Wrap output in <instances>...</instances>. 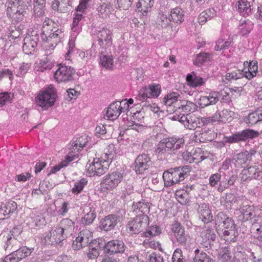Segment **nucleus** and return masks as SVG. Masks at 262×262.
<instances>
[{"label":"nucleus","instance_id":"a211bd4d","mask_svg":"<svg viewBox=\"0 0 262 262\" xmlns=\"http://www.w3.org/2000/svg\"><path fill=\"white\" fill-rule=\"evenodd\" d=\"M223 236L226 241L234 242L235 238V225L233 220L229 218L223 224Z\"/></svg>","mask_w":262,"mask_h":262},{"label":"nucleus","instance_id":"3c124183","mask_svg":"<svg viewBox=\"0 0 262 262\" xmlns=\"http://www.w3.org/2000/svg\"><path fill=\"white\" fill-rule=\"evenodd\" d=\"M154 3V0H139L137 7L139 11L146 13L153 6Z\"/></svg>","mask_w":262,"mask_h":262},{"label":"nucleus","instance_id":"0eeeda50","mask_svg":"<svg viewBox=\"0 0 262 262\" xmlns=\"http://www.w3.org/2000/svg\"><path fill=\"white\" fill-rule=\"evenodd\" d=\"M92 232L88 229L81 231L75 240L72 244V248L75 250H79L83 247L87 246L89 244L92 245Z\"/></svg>","mask_w":262,"mask_h":262},{"label":"nucleus","instance_id":"5fc2aeb1","mask_svg":"<svg viewBox=\"0 0 262 262\" xmlns=\"http://www.w3.org/2000/svg\"><path fill=\"white\" fill-rule=\"evenodd\" d=\"M175 194L177 200L181 204L185 205L189 202L188 194L183 190L176 191Z\"/></svg>","mask_w":262,"mask_h":262},{"label":"nucleus","instance_id":"bb28decb","mask_svg":"<svg viewBox=\"0 0 262 262\" xmlns=\"http://www.w3.org/2000/svg\"><path fill=\"white\" fill-rule=\"evenodd\" d=\"M120 107L121 103L119 101L113 102L110 105L105 114L108 119L114 120L119 117L121 113Z\"/></svg>","mask_w":262,"mask_h":262},{"label":"nucleus","instance_id":"72a5a7b5","mask_svg":"<svg viewBox=\"0 0 262 262\" xmlns=\"http://www.w3.org/2000/svg\"><path fill=\"white\" fill-rule=\"evenodd\" d=\"M7 241L4 247L6 250L14 251L21 246L20 239L12 237L10 236H6Z\"/></svg>","mask_w":262,"mask_h":262},{"label":"nucleus","instance_id":"4c0bfd02","mask_svg":"<svg viewBox=\"0 0 262 262\" xmlns=\"http://www.w3.org/2000/svg\"><path fill=\"white\" fill-rule=\"evenodd\" d=\"M216 15L213 8H209L202 12L199 16V22L200 24H204L208 19H211Z\"/></svg>","mask_w":262,"mask_h":262},{"label":"nucleus","instance_id":"6e6552de","mask_svg":"<svg viewBox=\"0 0 262 262\" xmlns=\"http://www.w3.org/2000/svg\"><path fill=\"white\" fill-rule=\"evenodd\" d=\"M31 3L28 1L23 0L19 4L16 9L13 13L12 16H10L13 21L17 23L25 24L26 21V16L29 11V8L31 7Z\"/></svg>","mask_w":262,"mask_h":262},{"label":"nucleus","instance_id":"338daca9","mask_svg":"<svg viewBox=\"0 0 262 262\" xmlns=\"http://www.w3.org/2000/svg\"><path fill=\"white\" fill-rule=\"evenodd\" d=\"M23 231V228L20 225H18L14 227L9 233L7 234V236H10L12 237H14L18 239H20V235Z\"/></svg>","mask_w":262,"mask_h":262},{"label":"nucleus","instance_id":"052dcab7","mask_svg":"<svg viewBox=\"0 0 262 262\" xmlns=\"http://www.w3.org/2000/svg\"><path fill=\"white\" fill-rule=\"evenodd\" d=\"M148 88L151 98H157L161 93V88L160 84L150 85Z\"/></svg>","mask_w":262,"mask_h":262},{"label":"nucleus","instance_id":"1a4fd4ad","mask_svg":"<svg viewBox=\"0 0 262 262\" xmlns=\"http://www.w3.org/2000/svg\"><path fill=\"white\" fill-rule=\"evenodd\" d=\"M123 175L119 172H113L107 174L101 182L103 188L111 190L115 188L122 181Z\"/></svg>","mask_w":262,"mask_h":262},{"label":"nucleus","instance_id":"e2e57ef3","mask_svg":"<svg viewBox=\"0 0 262 262\" xmlns=\"http://www.w3.org/2000/svg\"><path fill=\"white\" fill-rule=\"evenodd\" d=\"M5 211L8 215L10 213L13 212L17 208V204L12 201L7 202L5 203H3Z\"/></svg>","mask_w":262,"mask_h":262},{"label":"nucleus","instance_id":"ea45409f","mask_svg":"<svg viewBox=\"0 0 262 262\" xmlns=\"http://www.w3.org/2000/svg\"><path fill=\"white\" fill-rule=\"evenodd\" d=\"M17 23L14 26H11L9 28V36L12 39H16L20 37L23 33V31L25 28V25L24 24Z\"/></svg>","mask_w":262,"mask_h":262},{"label":"nucleus","instance_id":"5701e85b","mask_svg":"<svg viewBox=\"0 0 262 262\" xmlns=\"http://www.w3.org/2000/svg\"><path fill=\"white\" fill-rule=\"evenodd\" d=\"M201 237L204 247H208L211 245V242L215 240L216 236L214 229L205 227L201 233Z\"/></svg>","mask_w":262,"mask_h":262},{"label":"nucleus","instance_id":"58836bf2","mask_svg":"<svg viewBox=\"0 0 262 262\" xmlns=\"http://www.w3.org/2000/svg\"><path fill=\"white\" fill-rule=\"evenodd\" d=\"M252 28L253 24L249 19L240 20L239 25L238 26V29L239 32L242 35H245L249 33Z\"/></svg>","mask_w":262,"mask_h":262},{"label":"nucleus","instance_id":"c756f323","mask_svg":"<svg viewBox=\"0 0 262 262\" xmlns=\"http://www.w3.org/2000/svg\"><path fill=\"white\" fill-rule=\"evenodd\" d=\"M169 12H167L164 8H161L157 19V23L163 28L168 27L171 20L168 17Z\"/></svg>","mask_w":262,"mask_h":262},{"label":"nucleus","instance_id":"de8ad7c7","mask_svg":"<svg viewBox=\"0 0 262 262\" xmlns=\"http://www.w3.org/2000/svg\"><path fill=\"white\" fill-rule=\"evenodd\" d=\"M100 63L106 69H112L114 66V59L112 55L102 54L100 58Z\"/></svg>","mask_w":262,"mask_h":262},{"label":"nucleus","instance_id":"c85d7f7f","mask_svg":"<svg viewBox=\"0 0 262 262\" xmlns=\"http://www.w3.org/2000/svg\"><path fill=\"white\" fill-rule=\"evenodd\" d=\"M200 148H198V151L194 152L193 154L187 150L184 151L182 154V159L184 161L190 163L193 162L198 163L204 159L202 156H200L198 155V154L200 153Z\"/></svg>","mask_w":262,"mask_h":262},{"label":"nucleus","instance_id":"9d476101","mask_svg":"<svg viewBox=\"0 0 262 262\" xmlns=\"http://www.w3.org/2000/svg\"><path fill=\"white\" fill-rule=\"evenodd\" d=\"M67 237L60 228L55 227L51 230L49 235L44 237L43 240L45 244L57 245L61 243Z\"/></svg>","mask_w":262,"mask_h":262},{"label":"nucleus","instance_id":"f3484780","mask_svg":"<svg viewBox=\"0 0 262 262\" xmlns=\"http://www.w3.org/2000/svg\"><path fill=\"white\" fill-rule=\"evenodd\" d=\"M180 95L178 93L173 92L166 95L163 101L164 104L167 106V111L171 113L177 109H180V101L178 100Z\"/></svg>","mask_w":262,"mask_h":262},{"label":"nucleus","instance_id":"2f4dec72","mask_svg":"<svg viewBox=\"0 0 262 262\" xmlns=\"http://www.w3.org/2000/svg\"><path fill=\"white\" fill-rule=\"evenodd\" d=\"M89 141L88 137L85 135L79 137L73 142L72 144L71 150L75 152H79L81 149L85 146Z\"/></svg>","mask_w":262,"mask_h":262},{"label":"nucleus","instance_id":"f704fd0d","mask_svg":"<svg viewBox=\"0 0 262 262\" xmlns=\"http://www.w3.org/2000/svg\"><path fill=\"white\" fill-rule=\"evenodd\" d=\"M262 116L261 111L257 110L254 112L250 113L244 118V121L249 125H252L260 121V116Z\"/></svg>","mask_w":262,"mask_h":262},{"label":"nucleus","instance_id":"473e14b6","mask_svg":"<svg viewBox=\"0 0 262 262\" xmlns=\"http://www.w3.org/2000/svg\"><path fill=\"white\" fill-rule=\"evenodd\" d=\"M27 224L31 228L40 227L45 224V219L39 214L31 213L30 216L27 219Z\"/></svg>","mask_w":262,"mask_h":262},{"label":"nucleus","instance_id":"a18cd8bd","mask_svg":"<svg viewBox=\"0 0 262 262\" xmlns=\"http://www.w3.org/2000/svg\"><path fill=\"white\" fill-rule=\"evenodd\" d=\"M101 157H103L105 159V161H109L110 164L116 154L115 145L110 144L106 147Z\"/></svg>","mask_w":262,"mask_h":262},{"label":"nucleus","instance_id":"774afa93","mask_svg":"<svg viewBox=\"0 0 262 262\" xmlns=\"http://www.w3.org/2000/svg\"><path fill=\"white\" fill-rule=\"evenodd\" d=\"M172 262H185V259L182 255V251L180 249L175 250L172 255Z\"/></svg>","mask_w":262,"mask_h":262},{"label":"nucleus","instance_id":"b1692460","mask_svg":"<svg viewBox=\"0 0 262 262\" xmlns=\"http://www.w3.org/2000/svg\"><path fill=\"white\" fill-rule=\"evenodd\" d=\"M195 140L200 142H205L211 141L213 139V132L210 129L204 128L200 130L196 131L194 134Z\"/></svg>","mask_w":262,"mask_h":262},{"label":"nucleus","instance_id":"aec40b11","mask_svg":"<svg viewBox=\"0 0 262 262\" xmlns=\"http://www.w3.org/2000/svg\"><path fill=\"white\" fill-rule=\"evenodd\" d=\"M72 2L70 0H54L52 2L51 8L59 13H66L70 11Z\"/></svg>","mask_w":262,"mask_h":262},{"label":"nucleus","instance_id":"13d9d810","mask_svg":"<svg viewBox=\"0 0 262 262\" xmlns=\"http://www.w3.org/2000/svg\"><path fill=\"white\" fill-rule=\"evenodd\" d=\"M135 170L137 173L139 174L143 173L146 170L148 169L151 165L137 160L135 161Z\"/></svg>","mask_w":262,"mask_h":262},{"label":"nucleus","instance_id":"f8f14e48","mask_svg":"<svg viewBox=\"0 0 262 262\" xmlns=\"http://www.w3.org/2000/svg\"><path fill=\"white\" fill-rule=\"evenodd\" d=\"M54 32L51 33L50 36H41L43 41L46 42V47L49 50H53L58 43L62 41L63 38V32L60 29H55Z\"/></svg>","mask_w":262,"mask_h":262},{"label":"nucleus","instance_id":"393cba45","mask_svg":"<svg viewBox=\"0 0 262 262\" xmlns=\"http://www.w3.org/2000/svg\"><path fill=\"white\" fill-rule=\"evenodd\" d=\"M210 119L209 122L220 121L223 123L230 122L232 119L231 112L227 110H224L221 112H216L212 117H208Z\"/></svg>","mask_w":262,"mask_h":262},{"label":"nucleus","instance_id":"7c9ffc66","mask_svg":"<svg viewBox=\"0 0 262 262\" xmlns=\"http://www.w3.org/2000/svg\"><path fill=\"white\" fill-rule=\"evenodd\" d=\"M134 211L137 213H141V214H145L149 212L150 205L149 203L145 200H142L136 203H134L132 206Z\"/></svg>","mask_w":262,"mask_h":262},{"label":"nucleus","instance_id":"f257e3e1","mask_svg":"<svg viewBox=\"0 0 262 262\" xmlns=\"http://www.w3.org/2000/svg\"><path fill=\"white\" fill-rule=\"evenodd\" d=\"M190 172V167L184 166L171 168L164 172L163 178L166 187L171 186L183 181Z\"/></svg>","mask_w":262,"mask_h":262},{"label":"nucleus","instance_id":"603ef678","mask_svg":"<svg viewBox=\"0 0 262 262\" xmlns=\"http://www.w3.org/2000/svg\"><path fill=\"white\" fill-rule=\"evenodd\" d=\"M33 249H29L26 246L19 247L17 248L14 252L15 253V256H16L18 258V260L26 257L27 256L30 255L32 253Z\"/></svg>","mask_w":262,"mask_h":262},{"label":"nucleus","instance_id":"dca6fc26","mask_svg":"<svg viewBox=\"0 0 262 262\" xmlns=\"http://www.w3.org/2000/svg\"><path fill=\"white\" fill-rule=\"evenodd\" d=\"M258 136L257 132L250 129H246L237 132L227 138V141L229 143L238 142L245 141L250 138H253Z\"/></svg>","mask_w":262,"mask_h":262},{"label":"nucleus","instance_id":"412c9836","mask_svg":"<svg viewBox=\"0 0 262 262\" xmlns=\"http://www.w3.org/2000/svg\"><path fill=\"white\" fill-rule=\"evenodd\" d=\"M198 212L200 218L204 223H208L212 221L213 216L208 204L205 203H201L199 205Z\"/></svg>","mask_w":262,"mask_h":262},{"label":"nucleus","instance_id":"f03ea898","mask_svg":"<svg viewBox=\"0 0 262 262\" xmlns=\"http://www.w3.org/2000/svg\"><path fill=\"white\" fill-rule=\"evenodd\" d=\"M56 96L55 89L53 86L48 87L39 91L35 98V103L43 110H47L54 104Z\"/></svg>","mask_w":262,"mask_h":262},{"label":"nucleus","instance_id":"864d4df0","mask_svg":"<svg viewBox=\"0 0 262 262\" xmlns=\"http://www.w3.org/2000/svg\"><path fill=\"white\" fill-rule=\"evenodd\" d=\"M89 211H88L84 217L82 218L81 220L82 223L86 225H89L94 221L96 217V212L95 209L91 207L89 208Z\"/></svg>","mask_w":262,"mask_h":262},{"label":"nucleus","instance_id":"4be33fe9","mask_svg":"<svg viewBox=\"0 0 262 262\" xmlns=\"http://www.w3.org/2000/svg\"><path fill=\"white\" fill-rule=\"evenodd\" d=\"M117 223V217L114 214H111L102 219L100 222V228L104 231L113 229Z\"/></svg>","mask_w":262,"mask_h":262},{"label":"nucleus","instance_id":"0e129e2a","mask_svg":"<svg viewBox=\"0 0 262 262\" xmlns=\"http://www.w3.org/2000/svg\"><path fill=\"white\" fill-rule=\"evenodd\" d=\"M210 55L208 53H202L197 55L194 63L196 65H199L209 60Z\"/></svg>","mask_w":262,"mask_h":262},{"label":"nucleus","instance_id":"09e8293b","mask_svg":"<svg viewBox=\"0 0 262 262\" xmlns=\"http://www.w3.org/2000/svg\"><path fill=\"white\" fill-rule=\"evenodd\" d=\"M243 77V74L239 70L235 69L232 71L228 70L225 77L224 81L226 82L227 81L226 83H227L228 82L240 79Z\"/></svg>","mask_w":262,"mask_h":262},{"label":"nucleus","instance_id":"c03bdc74","mask_svg":"<svg viewBox=\"0 0 262 262\" xmlns=\"http://www.w3.org/2000/svg\"><path fill=\"white\" fill-rule=\"evenodd\" d=\"M170 16L171 21L180 24L183 20V11L181 8L176 7L171 10L170 12Z\"/></svg>","mask_w":262,"mask_h":262},{"label":"nucleus","instance_id":"423d86ee","mask_svg":"<svg viewBox=\"0 0 262 262\" xmlns=\"http://www.w3.org/2000/svg\"><path fill=\"white\" fill-rule=\"evenodd\" d=\"M57 67L54 73V78L57 81L67 82L74 80L75 70L73 68L62 64H58Z\"/></svg>","mask_w":262,"mask_h":262},{"label":"nucleus","instance_id":"20e7f679","mask_svg":"<svg viewBox=\"0 0 262 262\" xmlns=\"http://www.w3.org/2000/svg\"><path fill=\"white\" fill-rule=\"evenodd\" d=\"M105 159L103 157L95 158L93 162L86 165L87 172L89 176H101L107 170L109 165V161H105Z\"/></svg>","mask_w":262,"mask_h":262},{"label":"nucleus","instance_id":"49530a36","mask_svg":"<svg viewBox=\"0 0 262 262\" xmlns=\"http://www.w3.org/2000/svg\"><path fill=\"white\" fill-rule=\"evenodd\" d=\"M195 256L193 257L194 262H214L207 254L199 249L194 251Z\"/></svg>","mask_w":262,"mask_h":262},{"label":"nucleus","instance_id":"e433bc0d","mask_svg":"<svg viewBox=\"0 0 262 262\" xmlns=\"http://www.w3.org/2000/svg\"><path fill=\"white\" fill-rule=\"evenodd\" d=\"M62 230V232L67 236L71 234L74 228V222L69 219H63L60 224V226H58Z\"/></svg>","mask_w":262,"mask_h":262},{"label":"nucleus","instance_id":"bf43d9fd","mask_svg":"<svg viewBox=\"0 0 262 262\" xmlns=\"http://www.w3.org/2000/svg\"><path fill=\"white\" fill-rule=\"evenodd\" d=\"M256 231L253 233V243L257 245H261L262 243V236L260 235V228H257L256 225H254L252 229Z\"/></svg>","mask_w":262,"mask_h":262},{"label":"nucleus","instance_id":"cd10ccee","mask_svg":"<svg viewBox=\"0 0 262 262\" xmlns=\"http://www.w3.org/2000/svg\"><path fill=\"white\" fill-rule=\"evenodd\" d=\"M57 27V25L54 21L46 17L43 23L41 36L51 35V33L56 31L55 29H59Z\"/></svg>","mask_w":262,"mask_h":262},{"label":"nucleus","instance_id":"8fccbe9b","mask_svg":"<svg viewBox=\"0 0 262 262\" xmlns=\"http://www.w3.org/2000/svg\"><path fill=\"white\" fill-rule=\"evenodd\" d=\"M88 181L86 179L82 178L77 181L74 183V186L71 190L72 192L74 194H78L81 192L85 186L86 185Z\"/></svg>","mask_w":262,"mask_h":262},{"label":"nucleus","instance_id":"6e6d98bb","mask_svg":"<svg viewBox=\"0 0 262 262\" xmlns=\"http://www.w3.org/2000/svg\"><path fill=\"white\" fill-rule=\"evenodd\" d=\"M232 45V42L231 41L225 40L223 39H219L216 42V45L214 47V49L217 51H221L222 50L228 49Z\"/></svg>","mask_w":262,"mask_h":262},{"label":"nucleus","instance_id":"a878e982","mask_svg":"<svg viewBox=\"0 0 262 262\" xmlns=\"http://www.w3.org/2000/svg\"><path fill=\"white\" fill-rule=\"evenodd\" d=\"M253 0H239L238 8L240 14L243 16L249 15L253 9Z\"/></svg>","mask_w":262,"mask_h":262},{"label":"nucleus","instance_id":"c9c22d12","mask_svg":"<svg viewBox=\"0 0 262 262\" xmlns=\"http://www.w3.org/2000/svg\"><path fill=\"white\" fill-rule=\"evenodd\" d=\"M187 81L192 87H197L203 85L205 80L202 77L197 76L194 72L188 74L186 77Z\"/></svg>","mask_w":262,"mask_h":262},{"label":"nucleus","instance_id":"4d7b16f0","mask_svg":"<svg viewBox=\"0 0 262 262\" xmlns=\"http://www.w3.org/2000/svg\"><path fill=\"white\" fill-rule=\"evenodd\" d=\"M180 108L184 112L187 113L189 112H193L195 110V105L194 103L188 101H180Z\"/></svg>","mask_w":262,"mask_h":262},{"label":"nucleus","instance_id":"2eb2a0df","mask_svg":"<svg viewBox=\"0 0 262 262\" xmlns=\"http://www.w3.org/2000/svg\"><path fill=\"white\" fill-rule=\"evenodd\" d=\"M124 243L119 239H113L105 243L104 252L108 254L122 253L125 251Z\"/></svg>","mask_w":262,"mask_h":262},{"label":"nucleus","instance_id":"ddd939ff","mask_svg":"<svg viewBox=\"0 0 262 262\" xmlns=\"http://www.w3.org/2000/svg\"><path fill=\"white\" fill-rule=\"evenodd\" d=\"M171 230L176 237L177 242L180 245H184L189 236L185 230V229L182 227L180 223L175 221L172 225Z\"/></svg>","mask_w":262,"mask_h":262},{"label":"nucleus","instance_id":"39448f33","mask_svg":"<svg viewBox=\"0 0 262 262\" xmlns=\"http://www.w3.org/2000/svg\"><path fill=\"white\" fill-rule=\"evenodd\" d=\"M149 219L146 214H139L129 221L126 225V231L132 234L142 231L148 224Z\"/></svg>","mask_w":262,"mask_h":262},{"label":"nucleus","instance_id":"9b49d317","mask_svg":"<svg viewBox=\"0 0 262 262\" xmlns=\"http://www.w3.org/2000/svg\"><path fill=\"white\" fill-rule=\"evenodd\" d=\"M39 41V35L35 32L28 34L24 39L23 50L26 54H33Z\"/></svg>","mask_w":262,"mask_h":262},{"label":"nucleus","instance_id":"69168bd1","mask_svg":"<svg viewBox=\"0 0 262 262\" xmlns=\"http://www.w3.org/2000/svg\"><path fill=\"white\" fill-rule=\"evenodd\" d=\"M151 95H150L149 91H148V88L146 87L142 88L139 91L138 96L137 99L140 101H143L147 98H150Z\"/></svg>","mask_w":262,"mask_h":262},{"label":"nucleus","instance_id":"79ce46f5","mask_svg":"<svg viewBox=\"0 0 262 262\" xmlns=\"http://www.w3.org/2000/svg\"><path fill=\"white\" fill-rule=\"evenodd\" d=\"M46 2L33 3V16L35 18L42 17L45 14Z\"/></svg>","mask_w":262,"mask_h":262},{"label":"nucleus","instance_id":"680f3d73","mask_svg":"<svg viewBox=\"0 0 262 262\" xmlns=\"http://www.w3.org/2000/svg\"><path fill=\"white\" fill-rule=\"evenodd\" d=\"M87 257L89 259H95L99 255V251L97 247H93L92 245H90L88 251L86 252Z\"/></svg>","mask_w":262,"mask_h":262},{"label":"nucleus","instance_id":"4468645a","mask_svg":"<svg viewBox=\"0 0 262 262\" xmlns=\"http://www.w3.org/2000/svg\"><path fill=\"white\" fill-rule=\"evenodd\" d=\"M112 32L107 29L102 28L97 33L98 41L100 48L106 49L112 45Z\"/></svg>","mask_w":262,"mask_h":262},{"label":"nucleus","instance_id":"a19ab883","mask_svg":"<svg viewBox=\"0 0 262 262\" xmlns=\"http://www.w3.org/2000/svg\"><path fill=\"white\" fill-rule=\"evenodd\" d=\"M247 151L241 152L237 155L236 165L237 166L245 167L247 162L250 160L252 155Z\"/></svg>","mask_w":262,"mask_h":262},{"label":"nucleus","instance_id":"7ed1b4c3","mask_svg":"<svg viewBox=\"0 0 262 262\" xmlns=\"http://www.w3.org/2000/svg\"><path fill=\"white\" fill-rule=\"evenodd\" d=\"M184 145V140L181 138L170 137L161 140L157 145L156 151L163 154L170 150H177Z\"/></svg>","mask_w":262,"mask_h":262},{"label":"nucleus","instance_id":"6ab92c4d","mask_svg":"<svg viewBox=\"0 0 262 262\" xmlns=\"http://www.w3.org/2000/svg\"><path fill=\"white\" fill-rule=\"evenodd\" d=\"M188 118V120L187 123H185V127L192 130L209 123L210 120L209 118H197L194 115L191 114Z\"/></svg>","mask_w":262,"mask_h":262},{"label":"nucleus","instance_id":"37998d69","mask_svg":"<svg viewBox=\"0 0 262 262\" xmlns=\"http://www.w3.org/2000/svg\"><path fill=\"white\" fill-rule=\"evenodd\" d=\"M23 1V0H7L6 6V14L8 17L12 16L13 13Z\"/></svg>","mask_w":262,"mask_h":262}]
</instances>
